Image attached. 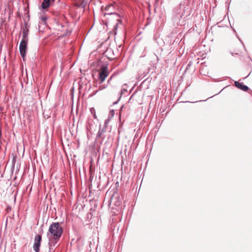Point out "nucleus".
<instances>
[{"label":"nucleus","mask_w":252,"mask_h":252,"mask_svg":"<svg viewBox=\"0 0 252 252\" xmlns=\"http://www.w3.org/2000/svg\"><path fill=\"white\" fill-rule=\"evenodd\" d=\"M28 31L26 30H24L23 31L22 33V39L21 41H28Z\"/></svg>","instance_id":"obj_7"},{"label":"nucleus","mask_w":252,"mask_h":252,"mask_svg":"<svg viewBox=\"0 0 252 252\" xmlns=\"http://www.w3.org/2000/svg\"><path fill=\"white\" fill-rule=\"evenodd\" d=\"M1 131L0 129V143H1Z\"/></svg>","instance_id":"obj_12"},{"label":"nucleus","mask_w":252,"mask_h":252,"mask_svg":"<svg viewBox=\"0 0 252 252\" xmlns=\"http://www.w3.org/2000/svg\"><path fill=\"white\" fill-rule=\"evenodd\" d=\"M28 41H21L19 46L20 52L21 56L24 59L26 55Z\"/></svg>","instance_id":"obj_3"},{"label":"nucleus","mask_w":252,"mask_h":252,"mask_svg":"<svg viewBox=\"0 0 252 252\" xmlns=\"http://www.w3.org/2000/svg\"><path fill=\"white\" fill-rule=\"evenodd\" d=\"M94 118H96L95 114H94Z\"/></svg>","instance_id":"obj_14"},{"label":"nucleus","mask_w":252,"mask_h":252,"mask_svg":"<svg viewBox=\"0 0 252 252\" xmlns=\"http://www.w3.org/2000/svg\"><path fill=\"white\" fill-rule=\"evenodd\" d=\"M51 0H43L42 3V7L43 9L48 8L50 5Z\"/></svg>","instance_id":"obj_8"},{"label":"nucleus","mask_w":252,"mask_h":252,"mask_svg":"<svg viewBox=\"0 0 252 252\" xmlns=\"http://www.w3.org/2000/svg\"><path fill=\"white\" fill-rule=\"evenodd\" d=\"M112 78V77L108 80V82H109L110 81H111V79Z\"/></svg>","instance_id":"obj_13"},{"label":"nucleus","mask_w":252,"mask_h":252,"mask_svg":"<svg viewBox=\"0 0 252 252\" xmlns=\"http://www.w3.org/2000/svg\"><path fill=\"white\" fill-rule=\"evenodd\" d=\"M114 6L113 4H109L107 5L105 8V10L107 11V14H112L113 13L111 12L114 10Z\"/></svg>","instance_id":"obj_6"},{"label":"nucleus","mask_w":252,"mask_h":252,"mask_svg":"<svg viewBox=\"0 0 252 252\" xmlns=\"http://www.w3.org/2000/svg\"><path fill=\"white\" fill-rule=\"evenodd\" d=\"M63 232L62 226L59 222H53L49 228L48 237L50 242L54 240H58L61 237Z\"/></svg>","instance_id":"obj_1"},{"label":"nucleus","mask_w":252,"mask_h":252,"mask_svg":"<svg viewBox=\"0 0 252 252\" xmlns=\"http://www.w3.org/2000/svg\"><path fill=\"white\" fill-rule=\"evenodd\" d=\"M90 111L92 114H93V113L95 111V110H94V108H92L90 109Z\"/></svg>","instance_id":"obj_10"},{"label":"nucleus","mask_w":252,"mask_h":252,"mask_svg":"<svg viewBox=\"0 0 252 252\" xmlns=\"http://www.w3.org/2000/svg\"><path fill=\"white\" fill-rule=\"evenodd\" d=\"M41 241V236L40 235H37L34 238V245L33 248L35 252H39V248L40 246V242Z\"/></svg>","instance_id":"obj_4"},{"label":"nucleus","mask_w":252,"mask_h":252,"mask_svg":"<svg viewBox=\"0 0 252 252\" xmlns=\"http://www.w3.org/2000/svg\"><path fill=\"white\" fill-rule=\"evenodd\" d=\"M235 85L238 88H239L243 91H247L249 89V88L248 86L244 85L243 84L239 83L238 81L235 82Z\"/></svg>","instance_id":"obj_5"},{"label":"nucleus","mask_w":252,"mask_h":252,"mask_svg":"<svg viewBox=\"0 0 252 252\" xmlns=\"http://www.w3.org/2000/svg\"><path fill=\"white\" fill-rule=\"evenodd\" d=\"M100 135H101V132H100V130H99L97 134V136L99 137V136H100Z\"/></svg>","instance_id":"obj_11"},{"label":"nucleus","mask_w":252,"mask_h":252,"mask_svg":"<svg viewBox=\"0 0 252 252\" xmlns=\"http://www.w3.org/2000/svg\"><path fill=\"white\" fill-rule=\"evenodd\" d=\"M41 20L43 22H45L46 20V18L45 17H42L41 18Z\"/></svg>","instance_id":"obj_9"},{"label":"nucleus","mask_w":252,"mask_h":252,"mask_svg":"<svg viewBox=\"0 0 252 252\" xmlns=\"http://www.w3.org/2000/svg\"><path fill=\"white\" fill-rule=\"evenodd\" d=\"M109 74L108 67L106 65L102 66L99 71V78L100 83H102L105 80Z\"/></svg>","instance_id":"obj_2"}]
</instances>
